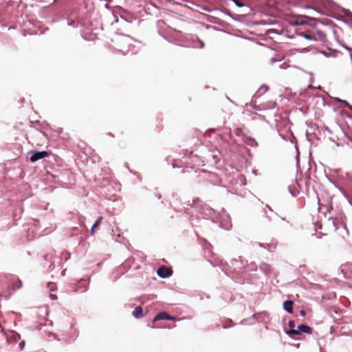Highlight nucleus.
I'll list each match as a JSON object with an SVG mask.
<instances>
[{
	"instance_id": "13",
	"label": "nucleus",
	"mask_w": 352,
	"mask_h": 352,
	"mask_svg": "<svg viewBox=\"0 0 352 352\" xmlns=\"http://www.w3.org/2000/svg\"><path fill=\"white\" fill-rule=\"evenodd\" d=\"M344 102L345 103L346 106H347L348 107H349L351 109H352V107L346 101H344Z\"/></svg>"
},
{
	"instance_id": "7",
	"label": "nucleus",
	"mask_w": 352,
	"mask_h": 352,
	"mask_svg": "<svg viewBox=\"0 0 352 352\" xmlns=\"http://www.w3.org/2000/svg\"><path fill=\"white\" fill-rule=\"evenodd\" d=\"M298 329L300 331V332H303V333H306L308 334L312 333V331H313V329L310 327L305 325V324L299 325L298 327Z\"/></svg>"
},
{
	"instance_id": "12",
	"label": "nucleus",
	"mask_w": 352,
	"mask_h": 352,
	"mask_svg": "<svg viewBox=\"0 0 352 352\" xmlns=\"http://www.w3.org/2000/svg\"><path fill=\"white\" fill-rule=\"evenodd\" d=\"M300 314L302 316H303V317H304V316H305V315H306V312H305V310L302 309V310H300Z\"/></svg>"
},
{
	"instance_id": "11",
	"label": "nucleus",
	"mask_w": 352,
	"mask_h": 352,
	"mask_svg": "<svg viewBox=\"0 0 352 352\" xmlns=\"http://www.w3.org/2000/svg\"><path fill=\"white\" fill-rule=\"evenodd\" d=\"M288 325H289L290 329H294V328L295 327V322H294V321L290 320L289 322Z\"/></svg>"
},
{
	"instance_id": "2",
	"label": "nucleus",
	"mask_w": 352,
	"mask_h": 352,
	"mask_svg": "<svg viewBox=\"0 0 352 352\" xmlns=\"http://www.w3.org/2000/svg\"><path fill=\"white\" fill-rule=\"evenodd\" d=\"M32 153L30 158V162H35L41 159L50 156V153L47 151H31Z\"/></svg>"
},
{
	"instance_id": "9",
	"label": "nucleus",
	"mask_w": 352,
	"mask_h": 352,
	"mask_svg": "<svg viewBox=\"0 0 352 352\" xmlns=\"http://www.w3.org/2000/svg\"><path fill=\"white\" fill-rule=\"evenodd\" d=\"M287 333L288 335H289L290 336H294L299 335L300 333V331L298 329L297 330H296V329H290V330L287 331Z\"/></svg>"
},
{
	"instance_id": "6",
	"label": "nucleus",
	"mask_w": 352,
	"mask_h": 352,
	"mask_svg": "<svg viewBox=\"0 0 352 352\" xmlns=\"http://www.w3.org/2000/svg\"><path fill=\"white\" fill-rule=\"evenodd\" d=\"M133 316L136 318H140L143 317V309L140 306L135 308L133 311Z\"/></svg>"
},
{
	"instance_id": "10",
	"label": "nucleus",
	"mask_w": 352,
	"mask_h": 352,
	"mask_svg": "<svg viewBox=\"0 0 352 352\" xmlns=\"http://www.w3.org/2000/svg\"><path fill=\"white\" fill-rule=\"evenodd\" d=\"M303 36L307 39L314 40L312 30L310 32V33H303Z\"/></svg>"
},
{
	"instance_id": "14",
	"label": "nucleus",
	"mask_w": 352,
	"mask_h": 352,
	"mask_svg": "<svg viewBox=\"0 0 352 352\" xmlns=\"http://www.w3.org/2000/svg\"><path fill=\"white\" fill-rule=\"evenodd\" d=\"M275 102H272L270 107L273 108L275 107Z\"/></svg>"
},
{
	"instance_id": "8",
	"label": "nucleus",
	"mask_w": 352,
	"mask_h": 352,
	"mask_svg": "<svg viewBox=\"0 0 352 352\" xmlns=\"http://www.w3.org/2000/svg\"><path fill=\"white\" fill-rule=\"evenodd\" d=\"M102 219V217H99L96 220L95 223L93 225V226H92V228L91 229V235H94L95 234V229L101 223Z\"/></svg>"
},
{
	"instance_id": "3",
	"label": "nucleus",
	"mask_w": 352,
	"mask_h": 352,
	"mask_svg": "<svg viewBox=\"0 0 352 352\" xmlns=\"http://www.w3.org/2000/svg\"><path fill=\"white\" fill-rule=\"evenodd\" d=\"M157 272L160 277L165 278L170 277L173 274V272L170 267L163 265L158 268Z\"/></svg>"
},
{
	"instance_id": "5",
	"label": "nucleus",
	"mask_w": 352,
	"mask_h": 352,
	"mask_svg": "<svg viewBox=\"0 0 352 352\" xmlns=\"http://www.w3.org/2000/svg\"><path fill=\"white\" fill-rule=\"evenodd\" d=\"M293 305L294 302L292 300H286L283 303V308L288 313H293Z\"/></svg>"
},
{
	"instance_id": "1",
	"label": "nucleus",
	"mask_w": 352,
	"mask_h": 352,
	"mask_svg": "<svg viewBox=\"0 0 352 352\" xmlns=\"http://www.w3.org/2000/svg\"><path fill=\"white\" fill-rule=\"evenodd\" d=\"M313 38L315 41H319L322 43H325L327 41V36L325 32L322 29L318 28L316 25H314L313 30Z\"/></svg>"
},
{
	"instance_id": "4",
	"label": "nucleus",
	"mask_w": 352,
	"mask_h": 352,
	"mask_svg": "<svg viewBox=\"0 0 352 352\" xmlns=\"http://www.w3.org/2000/svg\"><path fill=\"white\" fill-rule=\"evenodd\" d=\"M160 320H178L179 319L176 317L168 315L166 312L162 311L157 314L153 318V322H156Z\"/></svg>"
}]
</instances>
